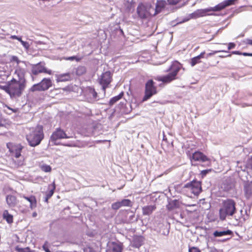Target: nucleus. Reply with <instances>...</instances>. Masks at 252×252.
<instances>
[{"label":"nucleus","mask_w":252,"mask_h":252,"mask_svg":"<svg viewBox=\"0 0 252 252\" xmlns=\"http://www.w3.org/2000/svg\"><path fill=\"white\" fill-rule=\"evenodd\" d=\"M236 212V203L234 200L230 198L223 200L219 210V218L221 220H224L226 218L230 217H234L236 220L243 219V220L245 221L248 219V215L245 217L243 215L242 210H240L241 215L240 216H235Z\"/></svg>","instance_id":"nucleus-1"},{"label":"nucleus","mask_w":252,"mask_h":252,"mask_svg":"<svg viewBox=\"0 0 252 252\" xmlns=\"http://www.w3.org/2000/svg\"><path fill=\"white\" fill-rule=\"evenodd\" d=\"M43 138V126L41 125L30 128L29 133L26 135V139L31 147H35L39 145Z\"/></svg>","instance_id":"nucleus-2"},{"label":"nucleus","mask_w":252,"mask_h":252,"mask_svg":"<svg viewBox=\"0 0 252 252\" xmlns=\"http://www.w3.org/2000/svg\"><path fill=\"white\" fill-rule=\"evenodd\" d=\"M26 87V84L18 82L16 79L13 78L7 82V86L3 87V89L11 97H19L21 95Z\"/></svg>","instance_id":"nucleus-3"},{"label":"nucleus","mask_w":252,"mask_h":252,"mask_svg":"<svg viewBox=\"0 0 252 252\" xmlns=\"http://www.w3.org/2000/svg\"><path fill=\"white\" fill-rule=\"evenodd\" d=\"M190 160L192 166H196L195 161L199 163H204L203 166H210L211 165V160L203 153L199 151H196L190 157Z\"/></svg>","instance_id":"nucleus-4"},{"label":"nucleus","mask_w":252,"mask_h":252,"mask_svg":"<svg viewBox=\"0 0 252 252\" xmlns=\"http://www.w3.org/2000/svg\"><path fill=\"white\" fill-rule=\"evenodd\" d=\"M69 138L70 137L68 136L63 130L61 128H57L51 135L50 141L54 143V144L55 145H62L65 146L71 147V145L70 144H61L57 142L59 139Z\"/></svg>","instance_id":"nucleus-5"},{"label":"nucleus","mask_w":252,"mask_h":252,"mask_svg":"<svg viewBox=\"0 0 252 252\" xmlns=\"http://www.w3.org/2000/svg\"><path fill=\"white\" fill-rule=\"evenodd\" d=\"M52 85L50 78H44L39 83L32 85L30 88V91L32 92L45 91L51 87Z\"/></svg>","instance_id":"nucleus-6"},{"label":"nucleus","mask_w":252,"mask_h":252,"mask_svg":"<svg viewBox=\"0 0 252 252\" xmlns=\"http://www.w3.org/2000/svg\"><path fill=\"white\" fill-rule=\"evenodd\" d=\"M157 94V89L155 83L153 80H149L145 84V94L142 98V101H146L152 96Z\"/></svg>","instance_id":"nucleus-7"},{"label":"nucleus","mask_w":252,"mask_h":252,"mask_svg":"<svg viewBox=\"0 0 252 252\" xmlns=\"http://www.w3.org/2000/svg\"><path fill=\"white\" fill-rule=\"evenodd\" d=\"M180 69L179 66L172 65L168 69L170 72L166 75L161 77L158 80L164 83H168L176 79V76Z\"/></svg>","instance_id":"nucleus-8"},{"label":"nucleus","mask_w":252,"mask_h":252,"mask_svg":"<svg viewBox=\"0 0 252 252\" xmlns=\"http://www.w3.org/2000/svg\"><path fill=\"white\" fill-rule=\"evenodd\" d=\"M98 82L102 86V89L105 93L106 89L108 87L112 80V74L110 71H106L102 73L98 79Z\"/></svg>","instance_id":"nucleus-9"},{"label":"nucleus","mask_w":252,"mask_h":252,"mask_svg":"<svg viewBox=\"0 0 252 252\" xmlns=\"http://www.w3.org/2000/svg\"><path fill=\"white\" fill-rule=\"evenodd\" d=\"M152 10L154 7L149 4H139L137 8V13L141 19H146L150 15H153Z\"/></svg>","instance_id":"nucleus-10"},{"label":"nucleus","mask_w":252,"mask_h":252,"mask_svg":"<svg viewBox=\"0 0 252 252\" xmlns=\"http://www.w3.org/2000/svg\"><path fill=\"white\" fill-rule=\"evenodd\" d=\"M184 188L188 189L195 195H198L202 190L201 182L196 180L185 184Z\"/></svg>","instance_id":"nucleus-11"},{"label":"nucleus","mask_w":252,"mask_h":252,"mask_svg":"<svg viewBox=\"0 0 252 252\" xmlns=\"http://www.w3.org/2000/svg\"><path fill=\"white\" fill-rule=\"evenodd\" d=\"M31 71L32 74L34 75H37L40 73H45L48 74H52V71L46 69L44 65H42L41 62L32 64Z\"/></svg>","instance_id":"nucleus-12"},{"label":"nucleus","mask_w":252,"mask_h":252,"mask_svg":"<svg viewBox=\"0 0 252 252\" xmlns=\"http://www.w3.org/2000/svg\"><path fill=\"white\" fill-rule=\"evenodd\" d=\"M166 2L165 0H157L155 8L152 10L153 12V16H155L161 12L165 7Z\"/></svg>","instance_id":"nucleus-13"},{"label":"nucleus","mask_w":252,"mask_h":252,"mask_svg":"<svg viewBox=\"0 0 252 252\" xmlns=\"http://www.w3.org/2000/svg\"><path fill=\"white\" fill-rule=\"evenodd\" d=\"M144 238L141 236H134L130 245L135 248H139L144 243Z\"/></svg>","instance_id":"nucleus-14"},{"label":"nucleus","mask_w":252,"mask_h":252,"mask_svg":"<svg viewBox=\"0 0 252 252\" xmlns=\"http://www.w3.org/2000/svg\"><path fill=\"white\" fill-rule=\"evenodd\" d=\"M123 246L121 243L112 242L106 249V252H122Z\"/></svg>","instance_id":"nucleus-15"},{"label":"nucleus","mask_w":252,"mask_h":252,"mask_svg":"<svg viewBox=\"0 0 252 252\" xmlns=\"http://www.w3.org/2000/svg\"><path fill=\"white\" fill-rule=\"evenodd\" d=\"M15 73L18 77V80H17L18 82L27 84V81L25 78V71L24 69L21 68H17L15 71Z\"/></svg>","instance_id":"nucleus-16"},{"label":"nucleus","mask_w":252,"mask_h":252,"mask_svg":"<svg viewBox=\"0 0 252 252\" xmlns=\"http://www.w3.org/2000/svg\"><path fill=\"white\" fill-rule=\"evenodd\" d=\"M155 205H147L142 208V214L144 216H149L156 210Z\"/></svg>","instance_id":"nucleus-17"},{"label":"nucleus","mask_w":252,"mask_h":252,"mask_svg":"<svg viewBox=\"0 0 252 252\" xmlns=\"http://www.w3.org/2000/svg\"><path fill=\"white\" fill-rule=\"evenodd\" d=\"M22 197L30 203V208L32 210L36 208L37 202L35 196L33 195H31L30 196H26L25 195H23Z\"/></svg>","instance_id":"nucleus-18"},{"label":"nucleus","mask_w":252,"mask_h":252,"mask_svg":"<svg viewBox=\"0 0 252 252\" xmlns=\"http://www.w3.org/2000/svg\"><path fill=\"white\" fill-rule=\"evenodd\" d=\"M6 203L9 207H14L17 203L16 197L12 195H8L6 197Z\"/></svg>","instance_id":"nucleus-19"},{"label":"nucleus","mask_w":252,"mask_h":252,"mask_svg":"<svg viewBox=\"0 0 252 252\" xmlns=\"http://www.w3.org/2000/svg\"><path fill=\"white\" fill-rule=\"evenodd\" d=\"M232 234V231L230 230L219 231L216 230L213 233V235L215 237H222L226 235H230Z\"/></svg>","instance_id":"nucleus-20"},{"label":"nucleus","mask_w":252,"mask_h":252,"mask_svg":"<svg viewBox=\"0 0 252 252\" xmlns=\"http://www.w3.org/2000/svg\"><path fill=\"white\" fill-rule=\"evenodd\" d=\"M70 79V75L69 73H63L57 75L56 81L57 82H65L69 80Z\"/></svg>","instance_id":"nucleus-21"},{"label":"nucleus","mask_w":252,"mask_h":252,"mask_svg":"<svg viewBox=\"0 0 252 252\" xmlns=\"http://www.w3.org/2000/svg\"><path fill=\"white\" fill-rule=\"evenodd\" d=\"M2 217L3 219L5 220L8 223H12L13 221V216L9 214L8 211L6 210L3 211L2 214Z\"/></svg>","instance_id":"nucleus-22"},{"label":"nucleus","mask_w":252,"mask_h":252,"mask_svg":"<svg viewBox=\"0 0 252 252\" xmlns=\"http://www.w3.org/2000/svg\"><path fill=\"white\" fill-rule=\"evenodd\" d=\"M167 207L168 209L169 210H173L176 208H178L179 207V201L176 199L171 200L169 202Z\"/></svg>","instance_id":"nucleus-23"},{"label":"nucleus","mask_w":252,"mask_h":252,"mask_svg":"<svg viewBox=\"0 0 252 252\" xmlns=\"http://www.w3.org/2000/svg\"><path fill=\"white\" fill-rule=\"evenodd\" d=\"M124 95V92H121L118 95L115 96L111 98L109 102V104L110 106H112L115 103H116L118 100H119Z\"/></svg>","instance_id":"nucleus-24"},{"label":"nucleus","mask_w":252,"mask_h":252,"mask_svg":"<svg viewBox=\"0 0 252 252\" xmlns=\"http://www.w3.org/2000/svg\"><path fill=\"white\" fill-rule=\"evenodd\" d=\"M86 72V68L84 66H79L76 69V74L78 76H81Z\"/></svg>","instance_id":"nucleus-25"},{"label":"nucleus","mask_w":252,"mask_h":252,"mask_svg":"<svg viewBox=\"0 0 252 252\" xmlns=\"http://www.w3.org/2000/svg\"><path fill=\"white\" fill-rule=\"evenodd\" d=\"M244 189L246 196L247 198L250 197L252 194V189L251 187L249 185H245L244 186Z\"/></svg>","instance_id":"nucleus-26"},{"label":"nucleus","mask_w":252,"mask_h":252,"mask_svg":"<svg viewBox=\"0 0 252 252\" xmlns=\"http://www.w3.org/2000/svg\"><path fill=\"white\" fill-rule=\"evenodd\" d=\"M22 148L23 147L21 145H18L14 149V154L15 158H18L20 157Z\"/></svg>","instance_id":"nucleus-27"},{"label":"nucleus","mask_w":252,"mask_h":252,"mask_svg":"<svg viewBox=\"0 0 252 252\" xmlns=\"http://www.w3.org/2000/svg\"><path fill=\"white\" fill-rule=\"evenodd\" d=\"M121 207L122 206H131V201L128 199H124L121 201H119Z\"/></svg>","instance_id":"nucleus-28"},{"label":"nucleus","mask_w":252,"mask_h":252,"mask_svg":"<svg viewBox=\"0 0 252 252\" xmlns=\"http://www.w3.org/2000/svg\"><path fill=\"white\" fill-rule=\"evenodd\" d=\"M52 188L50 189V190L48 191H47L46 192V196L47 197V198H50L52 195H53L54 193V191L56 188L55 183H53V184L51 185Z\"/></svg>","instance_id":"nucleus-29"},{"label":"nucleus","mask_w":252,"mask_h":252,"mask_svg":"<svg viewBox=\"0 0 252 252\" xmlns=\"http://www.w3.org/2000/svg\"><path fill=\"white\" fill-rule=\"evenodd\" d=\"M15 250L18 252H34V251L31 250L29 247L22 248H20L19 246H17L15 248Z\"/></svg>","instance_id":"nucleus-30"},{"label":"nucleus","mask_w":252,"mask_h":252,"mask_svg":"<svg viewBox=\"0 0 252 252\" xmlns=\"http://www.w3.org/2000/svg\"><path fill=\"white\" fill-rule=\"evenodd\" d=\"M40 169L45 172H50L52 170L51 167L50 165L45 164L41 165L40 166Z\"/></svg>","instance_id":"nucleus-31"},{"label":"nucleus","mask_w":252,"mask_h":252,"mask_svg":"<svg viewBox=\"0 0 252 252\" xmlns=\"http://www.w3.org/2000/svg\"><path fill=\"white\" fill-rule=\"evenodd\" d=\"M201 62L200 59L196 56L191 59L190 61V64L191 66H194L195 64L199 63Z\"/></svg>","instance_id":"nucleus-32"},{"label":"nucleus","mask_w":252,"mask_h":252,"mask_svg":"<svg viewBox=\"0 0 252 252\" xmlns=\"http://www.w3.org/2000/svg\"><path fill=\"white\" fill-rule=\"evenodd\" d=\"M246 168L252 170V156L248 157L246 161Z\"/></svg>","instance_id":"nucleus-33"},{"label":"nucleus","mask_w":252,"mask_h":252,"mask_svg":"<svg viewBox=\"0 0 252 252\" xmlns=\"http://www.w3.org/2000/svg\"><path fill=\"white\" fill-rule=\"evenodd\" d=\"M89 93L90 94H91L93 96V98L94 99H97V94L95 92V90L94 88H90L89 89Z\"/></svg>","instance_id":"nucleus-34"},{"label":"nucleus","mask_w":252,"mask_h":252,"mask_svg":"<svg viewBox=\"0 0 252 252\" xmlns=\"http://www.w3.org/2000/svg\"><path fill=\"white\" fill-rule=\"evenodd\" d=\"M219 52H226V53H227L228 51H224V50L214 51L212 52H211V53L207 54L206 55V56H205V58L207 59L209 57H210L211 56H213V55H215V54H216L217 53H219Z\"/></svg>","instance_id":"nucleus-35"},{"label":"nucleus","mask_w":252,"mask_h":252,"mask_svg":"<svg viewBox=\"0 0 252 252\" xmlns=\"http://www.w3.org/2000/svg\"><path fill=\"white\" fill-rule=\"evenodd\" d=\"M111 207L114 210H117L121 208L120 204L119 201L112 204Z\"/></svg>","instance_id":"nucleus-36"},{"label":"nucleus","mask_w":252,"mask_h":252,"mask_svg":"<svg viewBox=\"0 0 252 252\" xmlns=\"http://www.w3.org/2000/svg\"><path fill=\"white\" fill-rule=\"evenodd\" d=\"M189 252H201V251L198 248L192 247L189 248Z\"/></svg>","instance_id":"nucleus-37"},{"label":"nucleus","mask_w":252,"mask_h":252,"mask_svg":"<svg viewBox=\"0 0 252 252\" xmlns=\"http://www.w3.org/2000/svg\"><path fill=\"white\" fill-rule=\"evenodd\" d=\"M20 42L21 43V44L23 46V47H25L26 49H28L29 48L30 45L28 42L24 41L22 40Z\"/></svg>","instance_id":"nucleus-38"},{"label":"nucleus","mask_w":252,"mask_h":252,"mask_svg":"<svg viewBox=\"0 0 252 252\" xmlns=\"http://www.w3.org/2000/svg\"><path fill=\"white\" fill-rule=\"evenodd\" d=\"M211 171V169H206L201 171L200 174L202 177L203 178L204 176L206 175L207 174H208Z\"/></svg>","instance_id":"nucleus-39"},{"label":"nucleus","mask_w":252,"mask_h":252,"mask_svg":"<svg viewBox=\"0 0 252 252\" xmlns=\"http://www.w3.org/2000/svg\"><path fill=\"white\" fill-rule=\"evenodd\" d=\"M181 0H167L170 4L175 5L178 3Z\"/></svg>","instance_id":"nucleus-40"},{"label":"nucleus","mask_w":252,"mask_h":252,"mask_svg":"<svg viewBox=\"0 0 252 252\" xmlns=\"http://www.w3.org/2000/svg\"><path fill=\"white\" fill-rule=\"evenodd\" d=\"M66 60L70 61H73L74 60H76L77 61H79L80 60V59L77 58L76 56H71L67 58Z\"/></svg>","instance_id":"nucleus-41"},{"label":"nucleus","mask_w":252,"mask_h":252,"mask_svg":"<svg viewBox=\"0 0 252 252\" xmlns=\"http://www.w3.org/2000/svg\"><path fill=\"white\" fill-rule=\"evenodd\" d=\"M236 44L234 43L230 42L228 45V50H231L235 48Z\"/></svg>","instance_id":"nucleus-42"},{"label":"nucleus","mask_w":252,"mask_h":252,"mask_svg":"<svg viewBox=\"0 0 252 252\" xmlns=\"http://www.w3.org/2000/svg\"><path fill=\"white\" fill-rule=\"evenodd\" d=\"M205 52H202L199 55L197 56L196 57L197 58H198L199 59L201 60V59L205 58Z\"/></svg>","instance_id":"nucleus-43"},{"label":"nucleus","mask_w":252,"mask_h":252,"mask_svg":"<svg viewBox=\"0 0 252 252\" xmlns=\"http://www.w3.org/2000/svg\"><path fill=\"white\" fill-rule=\"evenodd\" d=\"M11 38L12 39H17V40H18V41H19L20 42H21V41L22 40V38H21V37H18V36H16V35H12V36H11Z\"/></svg>","instance_id":"nucleus-44"},{"label":"nucleus","mask_w":252,"mask_h":252,"mask_svg":"<svg viewBox=\"0 0 252 252\" xmlns=\"http://www.w3.org/2000/svg\"><path fill=\"white\" fill-rule=\"evenodd\" d=\"M12 60L13 61L16 62L17 63V64H19V63L20 62V61L19 60L18 57L16 56H12Z\"/></svg>","instance_id":"nucleus-45"},{"label":"nucleus","mask_w":252,"mask_h":252,"mask_svg":"<svg viewBox=\"0 0 252 252\" xmlns=\"http://www.w3.org/2000/svg\"><path fill=\"white\" fill-rule=\"evenodd\" d=\"M232 54L242 55V52L239 51H234L231 52Z\"/></svg>","instance_id":"nucleus-46"},{"label":"nucleus","mask_w":252,"mask_h":252,"mask_svg":"<svg viewBox=\"0 0 252 252\" xmlns=\"http://www.w3.org/2000/svg\"><path fill=\"white\" fill-rule=\"evenodd\" d=\"M242 55H243L244 56L252 57V53H246V52H243V53H242Z\"/></svg>","instance_id":"nucleus-47"},{"label":"nucleus","mask_w":252,"mask_h":252,"mask_svg":"<svg viewBox=\"0 0 252 252\" xmlns=\"http://www.w3.org/2000/svg\"><path fill=\"white\" fill-rule=\"evenodd\" d=\"M246 43L247 44L252 45V39H248V38L246 39Z\"/></svg>","instance_id":"nucleus-48"},{"label":"nucleus","mask_w":252,"mask_h":252,"mask_svg":"<svg viewBox=\"0 0 252 252\" xmlns=\"http://www.w3.org/2000/svg\"><path fill=\"white\" fill-rule=\"evenodd\" d=\"M231 56V54H228L226 56L220 55L219 57L221 58H225V57H230Z\"/></svg>","instance_id":"nucleus-49"},{"label":"nucleus","mask_w":252,"mask_h":252,"mask_svg":"<svg viewBox=\"0 0 252 252\" xmlns=\"http://www.w3.org/2000/svg\"><path fill=\"white\" fill-rule=\"evenodd\" d=\"M135 217V215L134 214H132L129 217V220L130 221H133V219Z\"/></svg>","instance_id":"nucleus-50"},{"label":"nucleus","mask_w":252,"mask_h":252,"mask_svg":"<svg viewBox=\"0 0 252 252\" xmlns=\"http://www.w3.org/2000/svg\"><path fill=\"white\" fill-rule=\"evenodd\" d=\"M169 233V230H166V232H164V231H163V232H162V235H167Z\"/></svg>","instance_id":"nucleus-51"},{"label":"nucleus","mask_w":252,"mask_h":252,"mask_svg":"<svg viewBox=\"0 0 252 252\" xmlns=\"http://www.w3.org/2000/svg\"><path fill=\"white\" fill-rule=\"evenodd\" d=\"M252 106V105H250V104H248L247 103H244L242 105V107H246V106Z\"/></svg>","instance_id":"nucleus-52"},{"label":"nucleus","mask_w":252,"mask_h":252,"mask_svg":"<svg viewBox=\"0 0 252 252\" xmlns=\"http://www.w3.org/2000/svg\"><path fill=\"white\" fill-rule=\"evenodd\" d=\"M37 214L36 212H33V213H32V216L33 217H34H34H36L37 216Z\"/></svg>","instance_id":"nucleus-53"},{"label":"nucleus","mask_w":252,"mask_h":252,"mask_svg":"<svg viewBox=\"0 0 252 252\" xmlns=\"http://www.w3.org/2000/svg\"><path fill=\"white\" fill-rule=\"evenodd\" d=\"M49 199V198H47V197L46 196L45 197L44 201L45 202L48 203Z\"/></svg>","instance_id":"nucleus-54"},{"label":"nucleus","mask_w":252,"mask_h":252,"mask_svg":"<svg viewBox=\"0 0 252 252\" xmlns=\"http://www.w3.org/2000/svg\"><path fill=\"white\" fill-rule=\"evenodd\" d=\"M210 252H218V251L215 249H213L210 251Z\"/></svg>","instance_id":"nucleus-55"},{"label":"nucleus","mask_w":252,"mask_h":252,"mask_svg":"<svg viewBox=\"0 0 252 252\" xmlns=\"http://www.w3.org/2000/svg\"><path fill=\"white\" fill-rule=\"evenodd\" d=\"M7 107L10 109V110H11L13 112H16V110H15V109H13L12 108H10L9 107L7 106Z\"/></svg>","instance_id":"nucleus-56"},{"label":"nucleus","mask_w":252,"mask_h":252,"mask_svg":"<svg viewBox=\"0 0 252 252\" xmlns=\"http://www.w3.org/2000/svg\"><path fill=\"white\" fill-rule=\"evenodd\" d=\"M161 227H164V226L163 225V224H161Z\"/></svg>","instance_id":"nucleus-57"},{"label":"nucleus","mask_w":252,"mask_h":252,"mask_svg":"<svg viewBox=\"0 0 252 252\" xmlns=\"http://www.w3.org/2000/svg\"><path fill=\"white\" fill-rule=\"evenodd\" d=\"M2 126V125L0 123V127L1 126Z\"/></svg>","instance_id":"nucleus-58"}]
</instances>
